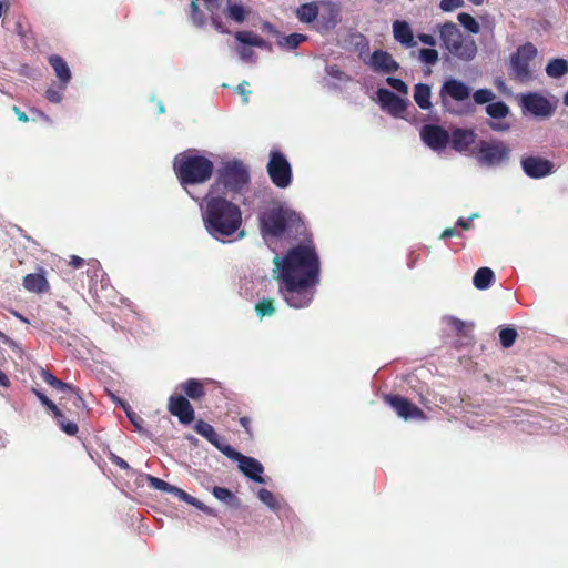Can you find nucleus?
<instances>
[{
    "instance_id": "f704fd0d",
    "label": "nucleus",
    "mask_w": 568,
    "mask_h": 568,
    "mask_svg": "<svg viewBox=\"0 0 568 568\" xmlns=\"http://www.w3.org/2000/svg\"><path fill=\"white\" fill-rule=\"evenodd\" d=\"M224 14L231 20L237 23H242L246 18L247 11L241 4L229 3L224 10Z\"/></svg>"
},
{
    "instance_id": "ea45409f",
    "label": "nucleus",
    "mask_w": 568,
    "mask_h": 568,
    "mask_svg": "<svg viewBox=\"0 0 568 568\" xmlns=\"http://www.w3.org/2000/svg\"><path fill=\"white\" fill-rule=\"evenodd\" d=\"M146 480H148L150 487H152L153 489H156V490L174 494V490L176 488L175 486H172L171 484L166 483L165 480L154 477L152 475H148Z\"/></svg>"
},
{
    "instance_id": "69168bd1",
    "label": "nucleus",
    "mask_w": 568,
    "mask_h": 568,
    "mask_svg": "<svg viewBox=\"0 0 568 568\" xmlns=\"http://www.w3.org/2000/svg\"><path fill=\"white\" fill-rule=\"evenodd\" d=\"M0 385L3 387H8L10 385L8 376L2 371H0Z\"/></svg>"
},
{
    "instance_id": "c9c22d12",
    "label": "nucleus",
    "mask_w": 568,
    "mask_h": 568,
    "mask_svg": "<svg viewBox=\"0 0 568 568\" xmlns=\"http://www.w3.org/2000/svg\"><path fill=\"white\" fill-rule=\"evenodd\" d=\"M307 37L302 33H291L286 37H283L277 41V44L281 48H285L287 50H293L297 48L302 42L306 41Z\"/></svg>"
},
{
    "instance_id": "39448f33",
    "label": "nucleus",
    "mask_w": 568,
    "mask_h": 568,
    "mask_svg": "<svg viewBox=\"0 0 568 568\" xmlns=\"http://www.w3.org/2000/svg\"><path fill=\"white\" fill-rule=\"evenodd\" d=\"M250 183V172L244 163L240 160H231L225 162L217 171L214 183L211 184L207 192L214 194L227 193L241 194Z\"/></svg>"
},
{
    "instance_id": "5fc2aeb1",
    "label": "nucleus",
    "mask_w": 568,
    "mask_h": 568,
    "mask_svg": "<svg viewBox=\"0 0 568 568\" xmlns=\"http://www.w3.org/2000/svg\"><path fill=\"white\" fill-rule=\"evenodd\" d=\"M237 53H239L240 58L245 61L251 60L254 55L253 50L250 48H246V47L239 48Z\"/></svg>"
},
{
    "instance_id": "4468645a",
    "label": "nucleus",
    "mask_w": 568,
    "mask_h": 568,
    "mask_svg": "<svg viewBox=\"0 0 568 568\" xmlns=\"http://www.w3.org/2000/svg\"><path fill=\"white\" fill-rule=\"evenodd\" d=\"M420 138L432 150H443L449 143L448 132L436 124H426L422 128Z\"/></svg>"
},
{
    "instance_id": "49530a36",
    "label": "nucleus",
    "mask_w": 568,
    "mask_h": 568,
    "mask_svg": "<svg viewBox=\"0 0 568 568\" xmlns=\"http://www.w3.org/2000/svg\"><path fill=\"white\" fill-rule=\"evenodd\" d=\"M63 90L60 88V83L58 88L50 87L45 91V98L52 103H60L63 99Z\"/></svg>"
},
{
    "instance_id": "c756f323",
    "label": "nucleus",
    "mask_w": 568,
    "mask_h": 568,
    "mask_svg": "<svg viewBox=\"0 0 568 568\" xmlns=\"http://www.w3.org/2000/svg\"><path fill=\"white\" fill-rule=\"evenodd\" d=\"M173 495L176 496L180 500L185 501V503L196 507L197 509L204 511L205 514H207L210 516H215L214 509L207 507L201 500H199L195 497L189 495L183 489L176 487Z\"/></svg>"
},
{
    "instance_id": "e433bc0d",
    "label": "nucleus",
    "mask_w": 568,
    "mask_h": 568,
    "mask_svg": "<svg viewBox=\"0 0 568 568\" xmlns=\"http://www.w3.org/2000/svg\"><path fill=\"white\" fill-rule=\"evenodd\" d=\"M68 265L73 270H79L84 266L93 267L95 271L99 268V261L95 258L84 260L78 255H70Z\"/></svg>"
},
{
    "instance_id": "f3484780",
    "label": "nucleus",
    "mask_w": 568,
    "mask_h": 568,
    "mask_svg": "<svg viewBox=\"0 0 568 568\" xmlns=\"http://www.w3.org/2000/svg\"><path fill=\"white\" fill-rule=\"evenodd\" d=\"M377 97L382 108L386 109L393 116H400L406 111L405 100L388 89H378Z\"/></svg>"
},
{
    "instance_id": "a211bd4d",
    "label": "nucleus",
    "mask_w": 568,
    "mask_h": 568,
    "mask_svg": "<svg viewBox=\"0 0 568 568\" xmlns=\"http://www.w3.org/2000/svg\"><path fill=\"white\" fill-rule=\"evenodd\" d=\"M47 271L43 267H39L36 273H30L23 276L22 286L26 291L44 294L50 291V284L47 280Z\"/></svg>"
},
{
    "instance_id": "3c124183",
    "label": "nucleus",
    "mask_w": 568,
    "mask_h": 568,
    "mask_svg": "<svg viewBox=\"0 0 568 568\" xmlns=\"http://www.w3.org/2000/svg\"><path fill=\"white\" fill-rule=\"evenodd\" d=\"M109 460L113 465L118 466L119 468H121L123 470H129L130 469V465L122 457L118 456L114 453H110Z\"/></svg>"
},
{
    "instance_id": "72a5a7b5",
    "label": "nucleus",
    "mask_w": 568,
    "mask_h": 568,
    "mask_svg": "<svg viewBox=\"0 0 568 568\" xmlns=\"http://www.w3.org/2000/svg\"><path fill=\"white\" fill-rule=\"evenodd\" d=\"M486 113L493 119H505L509 113L508 105L503 101H497L487 104Z\"/></svg>"
},
{
    "instance_id": "13d9d810",
    "label": "nucleus",
    "mask_w": 568,
    "mask_h": 568,
    "mask_svg": "<svg viewBox=\"0 0 568 568\" xmlns=\"http://www.w3.org/2000/svg\"><path fill=\"white\" fill-rule=\"evenodd\" d=\"M12 111L16 113V115L18 116L19 121H21V122H28L29 121V118L26 114V112L21 111L20 108H18L17 105L12 106Z\"/></svg>"
},
{
    "instance_id": "bf43d9fd",
    "label": "nucleus",
    "mask_w": 568,
    "mask_h": 568,
    "mask_svg": "<svg viewBox=\"0 0 568 568\" xmlns=\"http://www.w3.org/2000/svg\"><path fill=\"white\" fill-rule=\"evenodd\" d=\"M456 235H459V233L456 231V229L454 227H447L445 229L442 234H440V239H448V237H453V236H456Z\"/></svg>"
},
{
    "instance_id": "1a4fd4ad",
    "label": "nucleus",
    "mask_w": 568,
    "mask_h": 568,
    "mask_svg": "<svg viewBox=\"0 0 568 568\" xmlns=\"http://www.w3.org/2000/svg\"><path fill=\"white\" fill-rule=\"evenodd\" d=\"M510 149L505 142L499 140H481L476 146V158L478 162L487 166H496L508 160Z\"/></svg>"
},
{
    "instance_id": "864d4df0",
    "label": "nucleus",
    "mask_w": 568,
    "mask_h": 568,
    "mask_svg": "<svg viewBox=\"0 0 568 568\" xmlns=\"http://www.w3.org/2000/svg\"><path fill=\"white\" fill-rule=\"evenodd\" d=\"M475 217H478V214H477V213L471 214V215H470V217H469L468 220H465L464 217H459V219L457 220V223H456V224H457L459 227H462L463 230L468 231V230H470V229H471V220H474Z\"/></svg>"
},
{
    "instance_id": "6ab92c4d",
    "label": "nucleus",
    "mask_w": 568,
    "mask_h": 568,
    "mask_svg": "<svg viewBox=\"0 0 568 568\" xmlns=\"http://www.w3.org/2000/svg\"><path fill=\"white\" fill-rule=\"evenodd\" d=\"M371 68L376 72L393 73L399 69V64L392 54L384 50H375L369 60Z\"/></svg>"
},
{
    "instance_id": "9d476101",
    "label": "nucleus",
    "mask_w": 568,
    "mask_h": 568,
    "mask_svg": "<svg viewBox=\"0 0 568 568\" xmlns=\"http://www.w3.org/2000/svg\"><path fill=\"white\" fill-rule=\"evenodd\" d=\"M537 55L536 47L527 42L520 45L510 58V71L514 78L519 82L531 80L530 61Z\"/></svg>"
},
{
    "instance_id": "338daca9",
    "label": "nucleus",
    "mask_w": 568,
    "mask_h": 568,
    "mask_svg": "<svg viewBox=\"0 0 568 568\" xmlns=\"http://www.w3.org/2000/svg\"><path fill=\"white\" fill-rule=\"evenodd\" d=\"M9 10V4L0 1V18Z\"/></svg>"
},
{
    "instance_id": "4d7b16f0",
    "label": "nucleus",
    "mask_w": 568,
    "mask_h": 568,
    "mask_svg": "<svg viewBox=\"0 0 568 568\" xmlns=\"http://www.w3.org/2000/svg\"><path fill=\"white\" fill-rule=\"evenodd\" d=\"M248 85L247 81H243L239 87L237 91L244 97V101L247 102L248 94L251 93L248 90H246V87Z\"/></svg>"
},
{
    "instance_id": "423d86ee",
    "label": "nucleus",
    "mask_w": 568,
    "mask_h": 568,
    "mask_svg": "<svg viewBox=\"0 0 568 568\" xmlns=\"http://www.w3.org/2000/svg\"><path fill=\"white\" fill-rule=\"evenodd\" d=\"M40 376L48 385L62 393L59 403L60 408L67 410L73 419H80L88 412L87 404L78 387L62 382L44 368L40 369Z\"/></svg>"
},
{
    "instance_id": "37998d69",
    "label": "nucleus",
    "mask_w": 568,
    "mask_h": 568,
    "mask_svg": "<svg viewBox=\"0 0 568 568\" xmlns=\"http://www.w3.org/2000/svg\"><path fill=\"white\" fill-rule=\"evenodd\" d=\"M257 496H258L260 500L263 504H265L267 507H270L271 509H277L278 508V503H277L275 496L268 489L261 488L258 490V493H257Z\"/></svg>"
},
{
    "instance_id": "7c9ffc66",
    "label": "nucleus",
    "mask_w": 568,
    "mask_h": 568,
    "mask_svg": "<svg viewBox=\"0 0 568 568\" xmlns=\"http://www.w3.org/2000/svg\"><path fill=\"white\" fill-rule=\"evenodd\" d=\"M212 495L230 507L237 508L240 506L239 498L227 488L214 486Z\"/></svg>"
},
{
    "instance_id": "ddd939ff",
    "label": "nucleus",
    "mask_w": 568,
    "mask_h": 568,
    "mask_svg": "<svg viewBox=\"0 0 568 568\" xmlns=\"http://www.w3.org/2000/svg\"><path fill=\"white\" fill-rule=\"evenodd\" d=\"M520 165L524 173L530 179H542L554 173L555 164L545 158L538 155L523 156Z\"/></svg>"
},
{
    "instance_id": "6e6d98bb",
    "label": "nucleus",
    "mask_w": 568,
    "mask_h": 568,
    "mask_svg": "<svg viewBox=\"0 0 568 568\" xmlns=\"http://www.w3.org/2000/svg\"><path fill=\"white\" fill-rule=\"evenodd\" d=\"M417 38L424 44L432 45V47H434L436 44V40L432 34L419 33L417 36Z\"/></svg>"
},
{
    "instance_id": "f257e3e1",
    "label": "nucleus",
    "mask_w": 568,
    "mask_h": 568,
    "mask_svg": "<svg viewBox=\"0 0 568 568\" xmlns=\"http://www.w3.org/2000/svg\"><path fill=\"white\" fill-rule=\"evenodd\" d=\"M274 277L281 282L280 293L295 308L311 304L314 287L320 283L321 263L314 245L298 244L273 260Z\"/></svg>"
},
{
    "instance_id": "0e129e2a",
    "label": "nucleus",
    "mask_w": 568,
    "mask_h": 568,
    "mask_svg": "<svg viewBox=\"0 0 568 568\" xmlns=\"http://www.w3.org/2000/svg\"><path fill=\"white\" fill-rule=\"evenodd\" d=\"M30 112H31L32 114H34L36 116H38V118H41V119H43V120H45V121H48V122L50 121V118H49L44 112H42V111H41V110H39V109L32 108V109L30 110Z\"/></svg>"
},
{
    "instance_id": "4be33fe9",
    "label": "nucleus",
    "mask_w": 568,
    "mask_h": 568,
    "mask_svg": "<svg viewBox=\"0 0 568 568\" xmlns=\"http://www.w3.org/2000/svg\"><path fill=\"white\" fill-rule=\"evenodd\" d=\"M393 37L403 47L410 49L417 45L415 41L413 29L405 20H395L393 22Z\"/></svg>"
},
{
    "instance_id": "c03bdc74",
    "label": "nucleus",
    "mask_w": 568,
    "mask_h": 568,
    "mask_svg": "<svg viewBox=\"0 0 568 568\" xmlns=\"http://www.w3.org/2000/svg\"><path fill=\"white\" fill-rule=\"evenodd\" d=\"M420 61L434 65L438 61V52L435 49L425 48L418 52Z\"/></svg>"
},
{
    "instance_id": "f03ea898",
    "label": "nucleus",
    "mask_w": 568,
    "mask_h": 568,
    "mask_svg": "<svg viewBox=\"0 0 568 568\" xmlns=\"http://www.w3.org/2000/svg\"><path fill=\"white\" fill-rule=\"evenodd\" d=\"M202 220L207 233L223 240L234 235L242 226V211L222 194L207 192L202 205Z\"/></svg>"
},
{
    "instance_id": "bb28decb",
    "label": "nucleus",
    "mask_w": 568,
    "mask_h": 568,
    "mask_svg": "<svg viewBox=\"0 0 568 568\" xmlns=\"http://www.w3.org/2000/svg\"><path fill=\"white\" fill-rule=\"evenodd\" d=\"M495 281V273L489 267H480L476 271L473 283L478 290H487Z\"/></svg>"
},
{
    "instance_id": "09e8293b",
    "label": "nucleus",
    "mask_w": 568,
    "mask_h": 568,
    "mask_svg": "<svg viewBox=\"0 0 568 568\" xmlns=\"http://www.w3.org/2000/svg\"><path fill=\"white\" fill-rule=\"evenodd\" d=\"M463 4L464 0H442L439 3V8L445 12H449L463 7Z\"/></svg>"
},
{
    "instance_id": "412c9836",
    "label": "nucleus",
    "mask_w": 568,
    "mask_h": 568,
    "mask_svg": "<svg viewBox=\"0 0 568 568\" xmlns=\"http://www.w3.org/2000/svg\"><path fill=\"white\" fill-rule=\"evenodd\" d=\"M440 95L443 99L448 95L455 101H464L469 98L470 89L459 80L448 79L442 87Z\"/></svg>"
},
{
    "instance_id": "7ed1b4c3",
    "label": "nucleus",
    "mask_w": 568,
    "mask_h": 568,
    "mask_svg": "<svg viewBox=\"0 0 568 568\" xmlns=\"http://www.w3.org/2000/svg\"><path fill=\"white\" fill-rule=\"evenodd\" d=\"M258 226L263 239H282L302 233L304 230L301 216L294 210L281 204L260 213Z\"/></svg>"
},
{
    "instance_id": "4c0bfd02",
    "label": "nucleus",
    "mask_w": 568,
    "mask_h": 568,
    "mask_svg": "<svg viewBox=\"0 0 568 568\" xmlns=\"http://www.w3.org/2000/svg\"><path fill=\"white\" fill-rule=\"evenodd\" d=\"M518 334L513 327H503L499 331V341L504 348H509L514 345Z\"/></svg>"
},
{
    "instance_id": "b1692460",
    "label": "nucleus",
    "mask_w": 568,
    "mask_h": 568,
    "mask_svg": "<svg viewBox=\"0 0 568 568\" xmlns=\"http://www.w3.org/2000/svg\"><path fill=\"white\" fill-rule=\"evenodd\" d=\"M48 62L54 70V73L60 82V88L65 89L71 81V70L65 60L58 54H52L48 58Z\"/></svg>"
},
{
    "instance_id": "2f4dec72",
    "label": "nucleus",
    "mask_w": 568,
    "mask_h": 568,
    "mask_svg": "<svg viewBox=\"0 0 568 568\" xmlns=\"http://www.w3.org/2000/svg\"><path fill=\"white\" fill-rule=\"evenodd\" d=\"M318 14V7L314 2L301 4L296 10V17L302 22H313Z\"/></svg>"
},
{
    "instance_id": "79ce46f5",
    "label": "nucleus",
    "mask_w": 568,
    "mask_h": 568,
    "mask_svg": "<svg viewBox=\"0 0 568 568\" xmlns=\"http://www.w3.org/2000/svg\"><path fill=\"white\" fill-rule=\"evenodd\" d=\"M32 392L36 394V396L39 398L41 404L53 415V416H60V407L54 404L50 398H48L42 392L38 390L37 388H32Z\"/></svg>"
},
{
    "instance_id": "774afa93",
    "label": "nucleus",
    "mask_w": 568,
    "mask_h": 568,
    "mask_svg": "<svg viewBox=\"0 0 568 568\" xmlns=\"http://www.w3.org/2000/svg\"><path fill=\"white\" fill-rule=\"evenodd\" d=\"M331 74L333 75H337V73H339L338 69H335V67H329V71H328Z\"/></svg>"
},
{
    "instance_id": "393cba45",
    "label": "nucleus",
    "mask_w": 568,
    "mask_h": 568,
    "mask_svg": "<svg viewBox=\"0 0 568 568\" xmlns=\"http://www.w3.org/2000/svg\"><path fill=\"white\" fill-rule=\"evenodd\" d=\"M234 38L236 41H239L242 44L256 47L261 49L272 50V45L270 42L261 38L258 34L252 32V31H237L234 34Z\"/></svg>"
},
{
    "instance_id": "a19ab883",
    "label": "nucleus",
    "mask_w": 568,
    "mask_h": 568,
    "mask_svg": "<svg viewBox=\"0 0 568 568\" xmlns=\"http://www.w3.org/2000/svg\"><path fill=\"white\" fill-rule=\"evenodd\" d=\"M457 19L460 22V24L465 29L470 31L471 33H478L479 32L480 28H479L478 22L469 13L462 12V13L458 14Z\"/></svg>"
},
{
    "instance_id": "680f3d73",
    "label": "nucleus",
    "mask_w": 568,
    "mask_h": 568,
    "mask_svg": "<svg viewBox=\"0 0 568 568\" xmlns=\"http://www.w3.org/2000/svg\"><path fill=\"white\" fill-rule=\"evenodd\" d=\"M87 267H88V268H87V274H88V276H89V277H91V278H94V277H95V278H98V277H99L100 272L102 271V268H101V264H100V263H99V268H97V271H95L93 267H90V266H87Z\"/></svg>"
},
{
    "instance_id": "cd10ccee",
    "label": "nucleus",
    "mask_w": 568,
    "mask_h": 568,
    "mask_svg": "<svg viewBox=\"0 0 568 568\" xmlns=\"http://www.w3.org/2000/svg\"><path fill=\"white\" fill-rule=\"evenodd\" d=\"M414 100L417 105L423 110H428L432 106L430 103V88L427 84L418 83L414 89Z\"/></svg>"
},
{
    "instance_id": "aec40b11",
    "label": "nucleus",
    "mask_w": 568,
    "mask_h": 568,
    "mask_svg": "<svg viewBox=\"0 0 568 568\" xmlns=\"http://www.w3.org/2000/svg\"><path fill=\"white\" fill-rule=\"evenodd\" d=\"M476 133L471 129H455L449 135V142L452 148L459 152H466L470 145H473L476 141Z\"/></svg>"
},
{
    "instance_id": "20e7f679",
    "label": "nucleus",
    "mask_w": 568,
    "mask_h": 568,
    "mask_svg": "<svg viewBox=\"0 0 568 568\" xmlns=\"http://www.w3.org/2000/svg\"><path fill=\"white\" fill-rule=\"evenodd\" d=\"M174 173L181 186L195 200L187 186L206 183L213 175V162L193 151L179 153L173 161Z\"/></svg>"
},
{
    "instance_id": "f8f14e48",
    "label": "nucleus",
    "mask_w": 568,
    "mask_h": 568,
    "mask_svg": "<svg viewBox=\"0 0 568 568\" xmlns=\"http://www.w3.org/2000/svg\"><path fill=\"white\" fill-rule=\"evenodd\" d=\"M384 400L404 419H426V414L418 406L400 395H385Z\"/></svg>"
},
{
    "instance_id": "c85d7f7f",
    "label": "nucleus",
    "mask_w": 568,
    "mask_h": 568,
    "mask_svg": "<svg viewBox=\"0 0 568 568\" xmlns=\"http://www.w3.org/2000/svg\"><path fill=\"white\" fill-rule=\"evenodd\" d=\"M548 77L558 79L568 73V61L561 58L551 59L546 65Z\"/></svg>"
},
{
    "instance_id": "0eeeda50",
    "label": "nucleus",
    "mask_w": 568,
    "mask_h": 568,
    "mask_svg": "<svg viewBox=\"0 0 568 568\" xmlns=\"http://www.w3.org/2000/svg\"><path fill=\"white\" fill-rule=\"evenodd\" d=\"M439 36L445 48L455 57L470 60L477 52L474 40L465 41L458 27L454 22H445L439 28Z\"/></svg>"
},
{
    "instance_id": "e2e57ef3",
    "label": "nucleus",
    "mask_w": 568,
    "mask_h": 568,
    "mask_svg": "<svg viewBox=\"0 0 568 568\" xmlns=\"http://www.w3.org/2000/svg\"><path fill=\"white\" fill-rule=\"evenodd\" d=\"M452 325L458 333H462L465 327V323L458 318H453Z\"/></svg>"
},
{
    "instance_id": "2eb2a0df",
    "label": "nucleus",
    "mask_w": 568,
    "mask_h": 568,
    "mask_svg": "<svg viewBox=\"0 0 568 568\" xmlns=\"http://www.w3.org/2000/svg\"><path fill=\"white\" fill-rule=\"evenodd\" d=\"M168 410L176 416L181 424L189 425L195 418L194 409L185 396L172 395L169 398Z\"/></svg>"
},
{
    "instance_id": "dca6fc26",
    "label": "nucleus",
    "mask_w": 568,
    "mask_h": 568,
    "mask_svg": "<svg viewBox=\"0 0 568 568\" xmlns=\"http://www.w3.org/2000/svg\"><path fill=\"white\" fill-rule=\"evenodd\" d=\"M523 108L537 116H550L554 108L545 97L538 93H528L523 97Z\"/></svg>"
},
{
    "instance_id": "9b49d317",
    "label": "nucleus",
    "mask_w": 568,
    "mask_h": 568,
    "mask_svg": "<svg viewBox=\"0 0 568 568\" xmlns=\"http://www.w3.org/2000/svg\"><path fill=\"white\" fill-rule=\"evenodd\" d=\"M224 455L229 458L236 460L239 469L251 480L255 483H264L262 474L264 471L263 465L255 458L245 456L236 452L233 447H225Z\"/></svg>"
},
{
    "instance_id": "de8ad7c7",
    "label": "nucleus",
    "mask_w": 568,
    "mask_h": 568,
    "mask_svg": "<svg viewBox=\"0 0 568 568\" xmlns=\"http://www.w3.org/2000/svg\"><path fill=\"white\" fill-rule=\"evenodd\" d=\"M386 82L396 91H398L399 93H404L406 94L408 92V87L407 84L400 80V79H397V78H393V77H388L386 79Z\"/></svg>"
},
{
    "instance_id": "a878e982",
    "label": "nucleus",
    "mask_w": 568,
    "mask_h": 568,
    "mask_svg": "<svg viewBox=\"0 0 568 568\" xmlns=\"http://www.w3.org/2000/svg\"><path fill=\"white\" fill-rule=\"evenodd\" d=\"M181 390L186 397L193 400H200L205 396L204 385L201 381L190 378L180 385Z\"/></svg>"
},
{
    "instance_id": "8fccbe9b",
    "label": "nucleus",
    "mask_w": 568,
    "mask_h": 568,
    "mask_svg": "<svg viewBox=\"0 0 568 568\" xmlns=\"http://www.w3.org/2000/svg\"><path fill=\"white\" fill-rule=\"evenodd\" d=\"M123 407L125 409L128 418L134 425V427L138 430L142 429L143 419L136 413L132 412L129 407L126 408L124 405Z\"/></svg>"
},
{
    "instance_id": "a18cd8bd",
    "label": "nucleus",
    "mask_w": 568,
    "mask_h": 568,
    "mask_svg": "<svg viewBox=\"0 0 568 568\" xmlns=\"http://www.w3.org/2000/svg\"><path fill=\"white\" fill-rule=\"evenodd\" d=\"M473 98L476 103L484 104L490 102L495 94L490 89H479L475 91Z\"/></svg>"
},
{
    "instance_id": "052dcab7",
    "label": "nucleus",
    "mask_w": 568,
    "mask_h": 568,
    "mask_svg": "<svg viewBox=\"0 0 568 568\" xmlns=\"http://www.w3.org/2000/svg\"><path fill=\"white\" fill-rule=\"evenodd\" d=\"M241 426L251 435V419L246 416L240 418Z\"/></svg>"
},
{
    "instance_id": "5701e85b",
    "label": "nucleus",
    "mask_w": 568,
    "mask_h": 568,
    "mask_svg": "<svg viewBox=\"0 0 568 568\" xmlns=\"http://www.w3.org/2000/svg\"><path fill=\"white\" fill-rule=\"evenodd\" d=\"M194 430L223 454L226 452L225 447H231L230 445L223 443L221 436L216 434L212 425L202 419H199L195 423Z\"/></svg>"
},
{
    "instance_id": "473e14b6",
    "label": "nucleus",
    "mask_w": 568,
    "mask_h": 568,
    "mask_svg": "<svg viewBox=\"0 0 568 568\" xmlns=\"http://www.w3.org/2000/svg\"><path fill=\"white\" fill-rule=\"evenodd\" d=\"M59 425L60 429L69 436L77 435L79 427L77 425L78 419L67 420L63 409L60 408V416H53Z\"/></svg>"
},
{
    "instance_id": "6e6552de",
    "label": "nucleus",
    "mask_w": 568,
    "mask_h": 568,
    "mask_svg": "<svg viewBox=\"0 0 568 568\" xmlns=\"http://www.w3.org/2000/svg\"><path fill=\"white\" fill-rule=\"evenodd\" d=\"M266 170L275 186L286 189L291 185L293 180L292 166L281 151L272 150L270 152V160L266 165Z\"/></svg>"
},
{
    "instance_id": "58836bf2",
    "label": "nucleus",
    "mask_w": 568,
    "mask_h": 568,
    "mask_svg": "<svg viewBox=\"0 0 568 568\" xmlns=\"http://www.w3.org/2000/svg\"><path fill=\"white\" fill-rule=\"evenodd\" d=\"M255 312L260 317L272 316L275 313L274 301L272 298H263L255 304Z\"/></svg>"
},
{
    "instance_id": "603ef678",
    "label": "nucleus",
    "mask_w": 568,
    "mask_h": 568,
    "mask_svg": "<svg viewBox=\"0 0 568 568\" xmlns=\"http://www.w3.org/2000/svg\"><path fill=\"white\" fill-rule=\"evenodd\" d=\"M488 125L493 131H496V132H504V131L509 130V128H510V125L508 123L500 122V121H490V122H488Z\"/></svg>"
}]
</instances>
